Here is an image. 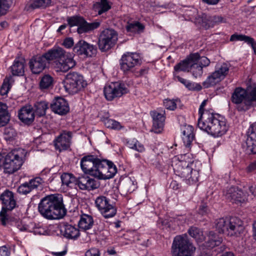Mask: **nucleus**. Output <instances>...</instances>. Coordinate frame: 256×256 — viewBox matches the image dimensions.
<instances>
[{
	"label": "nucleus",
	"mask_w": 256,
	"mask_h": 256,
	"mask_svg": "<svg viewBox=\"0 0 256 256\" xmlns=\"http://www.w3.org/2000/svg\"><path fill=\"white\" fill-rule=\"evenodd\" d=\"M128 90L126 84L122 82H114L106 84L104 88V94L107 100L112 101L127 94Z\"/></svg>",
	"instance_id": "nucleus-11"
},
{
	"label": "nucleus",
	"mask_w": 256,
	"mask_h": 256,
	"mask_svg": "<svg viewBox=\"0 0 256 256\" xmlns=\"http://www.w3.org/2000/svg\"><path fill=\"white\" fill-rule=\"evenodd\" d=\"M50 108L54 113L60 116H64L70 111L68 102L62 97L55 98L50 104Z\"/></svg>",
	"instance_id": "nucleus-19"
},
{
	"label": "nucleus",
	"mask_w": 256,
	"mask_h": 256,
	"mask_svg": "<svg viewBox=\"0 0 256 256\" xmlns=\"http://www.w3.org/2000/svg\"><path fill=\"white\" fill-rule=\"evenodd\" d=\"M13 0H0V16L4 15L10 8Z\"/></svg>",
	"instance_id": "nucleus-58"
},
{
	"label": "nucleus",
	"mask_w": 256,
	"mask_h": 256,
	"mask_svg": "<svg viewBox=\"0 0 256 256\" xmlns=\"http://www.w3.org/2000/svg\"><path fill=\"white\" fill-rule=\"evenodd\" d=\"M144 26L138 22L128 23L126 26V30L128 32L134 33H140L144 30Z\"/></svg>",
	"instance_id": "nucleus-49"
},
{
	"label": "nucleus",
	"mask_w": 256,
	"mask_h": 256,
	"mask_svg": "<svg viewBox=\"0 0 256 256\" xmlns=\"http://www.w3.org/2000/svg\"><path fill=\"white\" fill-rule=\"evenodd\" d=\"M142 63L140 55L136 52H127L122 55L119 61L120 69L124 74H132L136 66Z\"/></svg>",
	"instance_id": "nucleus-8"
},
{
	"label": "nucleus",
	"mask_w": 256,
	"mask_h": 256,
	"mask_svg": "<svg viewBox=\"0 0 256 256\" xmlns=\"http://www.w3.org/2000/svg\"><path fill=\"white\" fill-rule=\"evenodd\" d=\"M214 226L220 234L238 236L244 230L242 222L236 217L220 218L214 221Z\"/></svg>",
	"instance_id": "nucleus-5"
},
{
	"label": "nucleus",
	"mask_w": 256,
	"mask_h": 256,
	"mask_svg": "<svg viewBox=\"0 0 256 256\" xmlns=\"http://www.w3.org/2000/svg\"><path fill=\"white\" fill-rule=\"evenodd\" d=\"M111 8V3L108 0H100L95 2L92 6L94 10L98 15L108 11Z\"/></svg>",
	"instance_id": "nucleus-35"
},
{
	"label": "nucleus",
	"mask_w": 256,
	"mask_h": 256,
	"mask_svg": "<svg viewBox=\"0 0 256 256\" xmlns=\"http://www.w3.org/2000/svg\"><path fill=\"white\" fill-rule=\"evenodd\" d=\"M0 200L2 204V208L0 212V218L4 216H8L10 212L16 206V198L14 194L8 189H6L0 196Z\"/></svg>",
	"instance_id": "nucleus-12"
},
{
	"label": "nucleus",
	"mask_w": 256,
	"mask_h": 256,
	"mask_svg": "<svg viewBox=\"0 0 256 256\" xmlns=\"http://www.w3.org/2000/svg\"><path fill=\"white\" fill-rule=\"evenodd\" d=\"M25 60L23 58H16L10 66L11 72L13 76H22L24 72Z\"/></svg>",
	"instance_id": "nucleus-31"
},
{
	"label": "nucleus",
	"mask_w": 256,
	"mask_h": 256,
	"mask_svg": "<svg viewBox=\"0 0 256 256\" xmlns=\"http://www.w3.org/2000/svg\"><path fill=\"white\" fill-rule=\"evenodd\" d=\"M73 52L78 56L84 58H92L96 54L97 47L82 40L74 46Z\"/></svg>",
	"instance_id": "nucleus-14"
},
{
	"label": "nucleus",
	"mask_w": 256,
	"mask_h": 256,
	"mask_svg": "<svg viewBox=\"0 0 256 256\" xmlns=\"http://www.w3.org/2000/svg\"><path fill=\"white\" fill-rule=\"evenodd\" d=\"M202 25L205 29H208L214 26L212 16L206 14L202 16Z\"/></svg>",
	"instance_id": "nucleus-55"
},
{
	"label": "nucleus",
	"mask_w": 256,
	"mask_h": 256,
	"mask_svg": "<svg viewBox=\"0 0 256 256\" xmlns=\"http://www.w3.org/2000/svg\"><path fill=\"white\" fill-rule=\"evenodd\" d=\"M80 166L85 174L100 180L111 178L117 172V168L112 162L92 154L82 158Z\"/></svg>",
	"instance_id": "nucleus-1"
},
{
	"label": "nucleus",
	"mask_w": 256,
	"mask_h": 256,
	"mask_svg": "<svg viewBox=\"0 0 256 256\" xmlns=\"http://www.w3.org/2000/svg\"><path fill=\"white\" fill-rule=\"evenodd\" d=\"M198 126L214 137L223 136L228 129V126L224 116L210 110L206 111L203 120H198Z\"/></svg>",
	"instance_id": "nucleus-3"
},
{
	"label": "nucleus",
	"mask_w": 256,
	"mask_h": 256,
	"mask_svg": "<svg viewBox=\"0 0 256 256\" xmlns=\"http://www.w3.org/2000/svg\"><path fill=\"white\" fill-rule=\"evenodd\" d=\"M14 80L11 76H6L0 88V94L2 96L7 95L11 88L12 84Z\"/></svg>",
	"instance_id": "nucleus-47"
},
{
	"label": "nucleus",
	"mask_w": 256,
	"mask_h": 256,
	"mask_svg": "<svg viewBox=\"0 0 256 256\" xmlns=\"http://www.w3.org/2000/svg\"><path fill=\"white\" fill-rule=\"evenodd\" d=\"M44 54L42 56H34L30 60L28 64L30 68L34 74L42 72L49 64Z\"/></svg>",
	"instance_id": "nucleus-18"
},
{
	"label": "nucleus",
	"mask_w": 256,
	"mask_h": 256,
	"mask_svg": "<svg viewBox=\"0 0 256 256\" xmlns=\"http://www.w3.org/2000/svg\"><path fill=\"white\" fill-rule=\"evenodd\" d=\"M172 220L176 222L180 220V218L177 217L170 219H163L162 218H159L157 221V225L160 228L162 229H164V228H170L171 226L170 223L172 222Z\"/></svg>",
	"instance_id": "nucleus-53"
},
{
	"label": "nucleus",
	"mask_w": 256,
	"mask_h": 256,
	"mask_svg": "<svg viewBox=\"0 0 256 256\" xmlns=\"http://www.w3.org/2000/svg\"><path fill=\"white\" fill-rule=\"evenodd\" d=\"M199 58L196 60V63H198V64L203 67L208 66L210 64V60L206 56L200 57L199 55Z\"/></svg>",
	"instance_id": "nucleus-62"
},
{
	"label": "nucleus",
	"mask_w": 256,
	"mask_h": 256,
	"mask_svg": "<svg viewBox=\"0 0 256 256\" xmlns=\"http://www.w3.org/2000/svg\"><path fill=\"white\" fill-rule=\"evenodd\" d=\"M182 138L184 144L186 148H189L194 138L193 128L190 126H184L182 128Z\"/></svg>",
	"instance_id": "nucleus-32"
},
{
	"label": "nucleus",
	"mask_w": 256,
	"mask_h": 256,
	"mask_svg": "<svg viewBox=\"0 0 256 256\" xmlns=\"http://www.w3.org/2000/svg\"><path fill=\"white\" fill-rule=\"evenodd\" d=\"M62 184L70 188H75L76 186V178L72 174L63 173L60 176Z\"/></svg>",
	"instance_id": "nucleus-41"
},
{
	"label": "nucleus",
	"mask_w": 256,
	"mask_h": 256,
	"mask_svg": "<svg viewBox=\"0 0 256 256\" xmlns=\"http://www.w3.org/2000/svg\"><path fill=\"white\" fill-rule=\"evenodd\" d=\"M34 114L38 116H42L46 114V110L48 108V103L44 101L37 102L34 106Z\"/></svg>",
	"instance_id": "nucleus-46"
},
{
	"label": "nucleus",
	"mask_w": 256,
	"mask_h": 256,
	"mask_svg": "<svg viewBox=\"0 0 256 256\" xmlns=\"http://www.w3.org/2000/svg\"><path fill=\"white\" fill-rule=\"evenodd\" d=\"M104 123L106 127L112 129L120 130L122 127L119 122L108 118L104 120Z\"/></svg>",
	"instance_id": "nucleus-57"
},
{
	"label": "nucleus",
	"mask_w": 256,
	"mask_h": 256,
	"mask_svg": "<svg viewBox=\"0 0 256 256\" xmlns=\"http://www.w3.org/2000/svg\"><path fill=\"white\" fill-rule=\"evenodd\" d=\"M180 102L178 100H168L166 99L164 101V105L165 106L166 108L170 110H174L176 108V102Z\"/></svg>",
	"instance_id": "nucleus-60"
},
{
	"label": "nucleus",
	"mask_w": 256,
	"mask_h": 256,
	"mask_svg": "<svg viewBox=\"0 0 256 256\" xmlns=\"http://www.w3.org/2000/svg\"><path fill=\"white\" fill-rule=\"evenodd\" d=\"M224 196L226 200L238 204L244 203L247 200V195L244 194L241 187L231 186L224 191Z\"/></svg>",
	"instance_id": "nucleus-16"
},
{
	"label": "nucleus",
	"mask_w": 256,
	"mask_h": 256,
	"mask_svg": "<svg viewBox=\"0 0 256 256\" xmlns=\"http://www.w3.org/2000/svg\"><path fill=\"white\" fill-rule=\"evenodd\" d=\"M34 112L30 106L22 107L18 112V116L20 120L25 124L30 125L34 119Z\"/></svg>",
	"instance_id": "nucleus-28"
},
{
	"label": "nucleus",
	"mask_w": 256,
	"mask_h": 256,
	"mask_svg": "<svg viewBox=\"0 0 256 256\" xmlns=\"http://www.w3.org/2000/svg\"><path fill=\"white\" fill-rule=\"evenodd\" d=\"M222 238L214 231H210L207 235V238L204 246L207 248H212L222 244Z\"/></svg>",
	"instance_id": "nucleus-29"
},
{
	"label": "nucleus",
	"mask_w": 256,
	"mask_h": 256,
	"mask_svg": "<svg viewBox=\"0 0 256 256\" xmlns=\"http://www.w3.org/2000/svg\"><path fill=\"white\" fill-rule=\"evenodd\" d=\"M214 26L222 23H226V18L222 16H212Z\"/></svg>",
	"instance_id": "nucleus-63"
},
{
	"label": "nucleus",
	"mask_w": 256,
	"mask_h": 256,
	"mask_svg": "<svg viewBox=\"0 0 256 256\" xmlns=\"http://www.w3.org/2000/svg\"><path fill=\"white\" fill-rule=\"evenodd\" d=\"M197 55L198 58L196 60H193L190 70L193 76L196 78L201 76L203 74L202 66H200L198 64V63H196V60L199 58V54L197 53Z\"/></svg>",
	"instance_id": "nucleus-48"
},
{
	"label": "nucleus",
	"mask_w": 256,
	"mask_h": 256,
	"mask_svg": "<svg viewBox=\"0 0 256 256\" xmlns=\"http://www.w3.org/2000/svg\"><path fill=\"white\" fill-rule=\"evenodd\" d=\"M60 232L64 237L68 240H76L80 236V230L68 224H64L62 226Z\"/></svg>",
	"instance_id": "nucleus-27"
},
{
	"label": "nucleus",
	"mask_w": 256,
	"mask_h": 256,
	"mask_svg": "<svg viewBox=\"0 0 256 256\" xmlns=\"http://www.w3.org/2000/svg\"><path fill=\"white\" fill-rule=\"evenodd\" d=\"M195 250L186 234L174 237L171 248L172 256H192Z\"/></svg>",
	"instance_id": "nucleus-6"
},
{
	"label": "nucleus",
	"mask_w": 256,
	"mask_h": 256,
	"mask_svg": "<svg viewBox=\"0 0 256 256\" xmlns=\"http://www.w3.org/2000/svg\"><path fill=\"white\" fill-rule=\"evenodd\" d=\"M76 64L75 60L70 54H65L62 60H60L56 64L58 71L66 72L73 68Z\"/></svg>",
	"instance_id": "nucleus-26"
},
{
	"label": "nucleus",
	"mask_w": 256,
	"mask_h": 256,
	"mask_svg": "<svg viewBox=\"0 0 256 256\" xmlns=\"http://www.w3.org/2000/svg\"><path fill=\"white\" fill-rule=\"evenodd\" d=\"M72 136V132L62 130L54 141L55 148L60 152L68 150L70 147Z\"/></svg>",
	"instance_id": "nucleus-17"
},
{
	"label": "nucleus",
	"mask_w": 256,
	"mask_h": 256,
	"mask_svg": "<svg viewBox=\"0 0 256 256\" xmlns=\"http://www.w3.org/2000/svg\"><path fill=\"white\" fill-rule=\"evenodd\" d=\"M197 53L190 54L186 59L180 62L174 66V70L176 72L189 71L194 59L196 60L198 58Z\"/></svg>",
	"instance_id": "nucleus-30"
},
{
	"label": "nucleus",
	"mask_w": 256,
	"mask_h": 256,
	"mask_svg": "<svg viewBox=\"0 0 256 256\" xmlns=\"http://www.w3.org/2000/svg\"><path fill=\"white\" fill-rule=\"evenodd\" d=\"M40 214L48 220H58L66 214L62 195L48 194L42 198L38 206Z\"/></svg>",
	"instance_id": "nucleus-2"
},
{
	"label": "nucleus",
	"mask_w": 256,
	"mask_h": 256,
	"mask_svg": "<svg viewBox=\"0 0 256 256\" xmlns=\"http://www.w3.org/2000/svg\"><path fill=\"white\" fill-rule=\"evenodd\" d=\"M229 70V66L228 64L223 63L220 66H218L214 72L222 80H224L227 75Z\"/></svg>",
	"instance_id": "nucleus-56"
},
{
	"label": "nucleus",
	"mask_w": 256,
	"mask_h": 256,
	"mask_svg": "<svg viewBox=\"0 0 256 256\" xmlns=\"http://www.w3.org/2000/svg\"><path fill=\"white\" fill-rule=\"evenodd\" d=\"M150 114L152 118V131L156 134L161 132L163 130L166 119L165 111H152Z\"/></svg>",
	"instance_id": "nucleus-21"
},
{
	"label": "nucleus",
	"mask_w": 256,
	"mask_h": 256,
	"mask_svg": "<svg viewBox=\"0 0 256 256\" xmlns=\"http://www.w3.org/2000/svg\"><path fill=\"white\" fill-rule=\"evenodd\" d=\"M248 133L246 150L250 154H256V122L251 124Z\"/></svg>",
	"instance_id": "nucleus-24"
},
{
	"label": "nucleus",
	"mask_w": 256,
	"mask_h": 256,
	"mask_svg": "<svg viewBox=\"0 0 256 256\" xmlns=\"http://www.w3.org/2000/svg\"><path fill=\"white\" fill-rule=\"evenodd\" d=\"M230 42L244 41L248 44L250 45L254 53L256 52V42L250 36L244 34L235 33L230 36Z\"/></svg>",
	"instance_id": "nucleus-34"
},
{
	"label": "nucleus",
	"mask_w": 256,
	"mask_h": 256,
	"mask_svg": "<svg viewBox=\"0 0 256 256\" xmlns=\"http://www.w3.org/2000/svg\"><path fill=\"white\" fill-rule=\"evenodd\" d=\"M2 225L10 228V226L16 227L20 231H26L28 229L26 226L22 224L18 216H13L10 214L8 216H3L0 218Z\"/></svg>",
	"instance_id": "nucleus-23"
},
{
	"label": "nucleus",
	"mask_w": 256,
	"mask_h": 256,
	"mask_svg": "<svg viewBox=\"0 0 256 256\" xmlns=\"http://www.w3.org/2000/svg\"><path fill=\"white\" fill-rule=\"evenodd\" d=\"M100 253L98 248H92L85 253V256H100Z\"/></svg>",
	"instance_id": "nucleus-64"
},
{
	"label": "nucleus",
	"mask_w": 256,
	"mask_h": 256,
	"mask_svg": "<svg viewBox=\"0 0 256 256\" xmlns=\"http://www.w3.org/2000/svg\"><path fill=\"white\" fill-rule=\"evenodd\" d=\"M54 85V78L49 74H45L42 76L39 83L40 88L41 90L52 88Z\"/></svg>",
	"instance_id": "nucleus-43"
},
{
	"label": "nucleus",
	"mask_w": 256,
	"mask_h": 256,
	"mask_svg": "<svg viewBox=\"0 0 256 256\" xmlns=\"http://www.w3.org/2000/svg\"><path fill=\"white\" fill-rule=\"evenodd\" d=\"M96 208L100 212L102 215L106 218L114 216L116 213V208L110 200L104 196H100L95 200Z\"/></svg>",
	"instance_id": "nucleus-15"
},
{
	"label": "nucleus",
	"mask_w": 256,
	"mask_h": 256,
	"mask_svg": "<svg viewBox=\"0 0 256 256\" xmlns=\"http://www.w3.org/2000/svg\"><path fill=\"white\" fill-rule=\"evenodd\" d=\"M43 180L40 177L31 179L28 182L21 184L18 188L20 194H26L38 187L42 186Z\"/></svg>",
	"instance_id": "nucleus-22"
},
{
	"label": "nucleus",
	"mask_w": 256,
	"mask_h": 256,
	"mask_svg": "<svg viewBox=\"0 0 256 256\" xmlns=\"http://www.w3.org/2000/svg\"><path fill=\"white\" fill-rule=\"evenodd\" d=\"M248 96L246 88L241 87L236 88L232 94L231 100L233 104H236V108L238 112H246L250 108V106L246 105L247 104Z\"/></svg>",
	"instance_id": "nucleus-13"
},
{
	"label": "nucleus",
	"mask_w": 256,
	"mask_h": 256,
	"mask_svg": "<svg viewBox=\"0 0 256 256\" xmlns=\"http://www.w3.org/2000/svg\"><path fill=\"white\" fill-rule=\"evenodd\" d=\"M4 138L8 142H13L16 140L17 136V133L16 130L12 127H6L4 128Z\"/></svg>",
	"instance_id": "nucleus-50"
},
{
	"label": "nucleus",
	"mask_w": 256,
	"mask_h": 256,
	"mask_svg": "<svg viewBox=\"0 0 256 256\" xmlns=\"http://www.w3.org/2000/svg\"><path fill=\"white\" fill-rule=\"evenodd\" d=\"M66 54V52L62 48L59 46H54L44 53V56H46L48 64L51 62H54L56 64L60 60H62Z\"/></svg>",
	"instance_id": "nucleus-25"
},
{
	"label": "nucleus",
	"mask_w": 256,
	"mask_h": 256,
	"mask_svg": "<svg viewBox=\"0 0 256 256\" xmlns=\"http://www.w3.org/2000/svg\"><path fill=\"white\" fill-rule=\"evenodd\" d=\"M88 85L83 76L77 72H70L65 76L64 86L68 92L74 94L82 90Z\"/></svg>",
	"instance_id": "nucleus-7"
},
{
	"label": "nucleus",
	"mask_w": 256,
	"mask_h": 256,
	"mask_svg": "<svg viewBox=\"0 0 256 256\" xmlns=\"http://www.w3.org/2000/svg\"><path fill=\"white\" fill-rule=\"evenodd\" d=\"M94 220L92 216L82 214L80 216V220L78 223V228L84 230L90 229L94 225Z\"/></svg>",
	"instance_id": "nucleus-36"
},
{
	"label": "nucleus",
	"mask_w": 256,
	"mask_h": 256,
	"mask_svg": "<svg viewBox=\"0 0 256 256\" xmlns=\"http://www.w3.org/2000/svg\"><path fill=\"white\" fill-rule=\"evenodd\" d=\"M247 94L248 96V100L246 102L247 104L252 107L256 106V84H254L248 86L246 88Z\"/></svg>",
	"instance_id": "nucleus-38"
},
{
	"label": "nucleus",
	"mask_w": 256,
	"mask_h": 256,
	"mask_svg": "<svg viewBox=\"0 0 256 256\" xmlns=\"http://www.w3.org/2000/svg\"><path fill=\"white\" fill-rule=\"evenodd\" d=\"M100 22H94L91 23H88L86 20L84 21V26H82L80 28L81 32H86L98 28L100 26Z\"/></svg>",
	"instance_id": "nucleus-52"
},
{
	"label": "nucleus",
	"mask_w": 256,
	"mask_h": 256,
	"mask_svg": "<svg viewBox=\"0 0 256 256\" xmlns=\"http://www.w3.org/2000/svg\"><path fill=\"white\" fill-rule=\"evenodd\" d=\"M118 34L112 28H106L100 33L98 42L99 49L102 52L112 48L118 40Z\"/></svg>",
	"instance_id": "nucleus-10"
},
{
	"label": "nucleus",
	"mask_w": 256,
	"mask_h": 256,
	"mask_svg": "<svg viewBox=\"0 0 256 256\" xmlns=\"http://www.w3.org/2000/svg\"><path fill=\"white\" fill-rule=\"evenodd\" d=\"M186 154L180 155V157H174L172 160V166L174 174L184 179L188 184H192L198 181L199 172L193 168L194 163L186 160Z\"/></svg>",
	"instance_id": "nucleus-4"
},
{
	"label": "nucleus",
	"mask_w": 256,
	"mask_h": 256,
	"mask_svg": "<svg viewBox=\"0 0 256 256\" xmlns=\"http://www.w3.org/2000/svg\"><path fill=\"white\" fill-rule=\"evenodd\" d=\"M182 138L184 144L186 148H189L194 138L193 128L190 126H184L182 128Z\"/></svg>",
	"instance_id": "nucleus-33"
},
{
	"label": "nucleus",
	"mask_w": 256,
	"mask_h": 256,
	"mask_svg": "<svg viewBox=\"0 0 256 256\" xmlns=\"http://www.w3.org/2000/svg\"><path fill=\"white\" fill-rule=\"evenodd\" d=\"M239 185L242 188L244 194H246L247 197L250 194L256 197V184L244 181L240 182Z\"/></svg>",
	"instance_id": "nucleus-45"
},
{
	"label": "nucleus",
	"mask_w": 256,
	"mask_h": 256,
	"mask_svg": "<svg viewBox=\"0 0 256 256\" xmlns=\"http://www.w3.org/2000/svg\"><path fill=\"white\" fill-rule=\"evenodd\" d=\"M174 78L175 80H177L181 84H184L186 88L190 90H200L202 89V86L200 84H196L194 82H191L188 80L184 78L179 76H176L174 73Z\"/></svg>",
	"instance_id": "nucleus-39"
},
{
	"label": "nucleus",
	"mask_w": 256,
	"mask_h": 256,
	"mask_svg": "<svg viewBox=\"0 0 256 256\" xmlns=\"http://www.w3.org/2000/svg\"><path fill=\"white\" fill-rule=\"evenodd\" d=\"M127 144L128 148L139 152H143L145 151L144 146L135 138L129 140L127 142Z\"/></svg>",
	"instance_id": "nucleus-51"
},
{
	"label": "nucleus",
	"mask_w": 256,
	"mask_h": 256,
	"mask_svg": "<svg viewBox=\"0 0 256 256\" xmlns=\"http://www.w3.org/2000/svg\"><path fill=\"white\" fill-rule=\"evenodd\" d=\"M76 186L82 190L90 191L100 186L99 182L88 176H82L76 178Z\"/></svg>",
	"instance_id": "nucleus-20"
},
{
	"label": "nucleus",
	"mask_w": 256,
	"mask_h": 256,
	"mask_svg": "<svg viewBox=\"0 0 256 256\" xmlns=\"http://www.w3.org/2000/svg\"><path fill=\"white\" fill-rule=\"evenodd\" d=\"M149 70V68L148 67H146L140 69V70H136L135 68L134 72L132 74L137 78L142 77L148 74V72Z\"/></svg>",
	"instance_id": "nucleus-61"
},
{
	"label": "nucleus",
	"mask_w": 256,
	"mask_h": 256,
	"mask_svg": "<svg viewBox=\"0 0 256 256\" xmlns=\"http://www.w3.org/2000/svg\"><path fill=\"white\" fill-rule=\"evenodd\" d=\"M85 20L83 17L80 16H74L68 18L67 22L68 24L70 27L74 26H78L77 31L78 34H82L81 30L80 28L82 26H84Z\"/></svg>",
	"instance_id": "nucleus-42"
},
{
	"label": "nucleus",
	"mask_w": 256,
	"mask_h": 256,
	"mask_svg": "<svg viewBox=\"0 0 256 256\" xmlns=\"http://www.w3.org/2000/svg\"><path fill=\"white\" fill-rule=\"evenodd\" d=\"M222 80V79L216 72H213L208 76L206 79L202 83V85L204 88H208L214 86Z\"/></svg>",
	"instance_id": "nucleus-40"
},
{
	"label": "nucleus",
	"mask_w": 256,
	"mask_h": 256,
	"mask_svg": "<svg viewBox=\"0 0 256 256\" xmlns=\"http://www.w3.org/2000/svg\"><path fill=\"white\" fill-rule=\"evenodd\" d=\"M8 109L7 104L0 102V127L5 126L10 121V114Z\"/></svg>",
	"instance_id": "nucleus-37"
},
{
	"label": "nucleus",
	"mask_w": 256,
	"mask_h": 256,
	"mask_svg": "<svg viewBox=\"0 0 256 256\" xmlns=\"http://www.w3.org/2000/svg\"><path fill=\"white\" fill-rule=\"evenodd\" d=\"M136 182L132 180L130 177H127L122 180L120 183L122 187L127 192L130 193L132 192L136 188Z\"/></svg>",
	"instance_id": "nucleus-44"
},
{
	"label": "nucleus",
	"mask_w": 256,
	"mask_h": 256,
	"mask_svg": "<svg viewBox=\"0 0 256 256\" xmlns=\"http://www.w3.org/2000/svg\"><path fill=\"white\" fill-rule=\"evenodd\" d=\"M24 161L22 156H20L18 152L12 151L5 156H3L4 172L12 174L18 170L22 166Z\"/></svg>",
	"instance_id": "nucleus-9"
},
{
	"label": "nucleus",
	"mask_w": 256,
	"mask_h": 256,
	"mask_svg": "<svg viewBox=\"0 0 256 256\" xmlns=\"http://www.w3.org/2000/svg\"><path fill=\"white\" fill-rule=\"evenodd\" d=\"M50 2V0H33L30 6L33 8H46Z\"/></svg>",
	"instance_id": "nucleus-59"
},
{
	"label": "nucleus",
	"mask_w": 256,
	"mask_h": 256,
	"mask_svg": "<svg viewBox=\"0 0 256 256\" xmlns=\"http://www.w3.org/2000/svg\"><path fill=\"white\" fill-rule=\"evenodd\" d=\"M188 233L192 238L197 242L201 241L203 239L202 232L196 227L192 226L188 230Z\"/></svg>",
	"instance_id": "nucleus-54"
}]
</instances>
